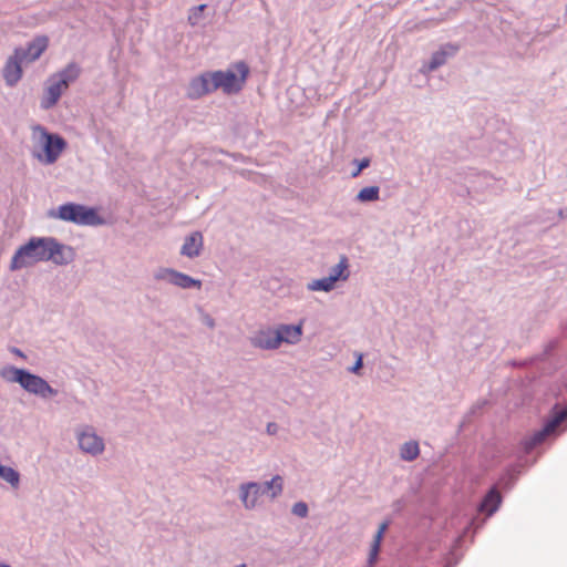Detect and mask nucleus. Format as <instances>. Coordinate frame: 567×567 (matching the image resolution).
<instances>
[{
    "instance_id": "37",
    "label": "nucleus",
    "mask_w": 567,
    "mask_h": 567,
    "mask_svg": "<svg viewBox=\"0 0 567 567\" xmlns=\"http://www.w3.org/2000/svg\"><path fill=\"white\" fill-rule=\"evenodd\" d=\"M395 505H396V512H399V511L401 509V502H400V501H398V502L395 503Z\"/></svg>"
},
{
    "instance_id": "36",
    "label": "nucleus",
    "mask_w": 567,
    "mask_h": 567,
    "mask_svg": "<svg viewBox=\"0 0 567 567\" xmlns=\"http://www.w3.org/2000/svg\"><path fill=\"white\" fill-rule=\"evenodd\" d=\"M558 215L563 219L567 218V207L559 209Z\"/></svg>"
},
{
    "instance_id": "25",
    "label": "nucleus",
    "mask_w": 567,
    "mask_h": 567,
    "mask_svg": "<svg viewBox=\"0 0 567 567\" xmlns=\"http://www.w3.org/2000/svg\"><path fill=\"white\" fill-rule=\"evenodd\" d=\"M333 279H331L329 276L312 280L307 285V289L310 291H326L329 292L334 288Z\"/></svg>"
},
{
    "instance_id": "9",
    "label": "nucleus",
    "mask_w": 567,
    "mask_h": 567,
    "mask_svg": "<svg viewBox=\"0 0 567 567\" xmlns=\"http://www.w3.org/2000/svg\"><path fill=\"white\" fill-rule=\"evenodd\" d=\"M460 51V45L456 43H445L440 49L433 52L431 60L424 63L421 71L423 73H431L442 65H444L449 59L454 58Z\"/></svg>"
},
{
    "instance_id": "7",
    "label": "nucleus",
    "mask_w": 567,
    "mask_h": 567,
    "mask_svg": "<svg viewBox=\"0 0 567 567\" xmlns=\"http://www.w3.org/2000/svg\"><path fill=\"white\" fill-rule=\"evenodd\" d=\"M154 279L157 281H166L182 289H200L202 280L195 279L184 272L173 268H159L154 272Z\"/></svg>"
},
{
    "instance_id": "6",
    "label": "nucleus",
    "mask_w": 567,
    "mask_h": 567,
    "mask_svg": "<svg viewBox=\"0 0 567 567\" xmlns=\"http://www.w3.org/2000/svg\"><path fill=\"white\" fill-rule=\"evenodd\" d=\"M33 135L39 136L43 144L45 164H53L58 161L60 154L66 148V141L59 134L50 133L44 126L37 124L32 127Z\"/></svg>"
},
{
    "instance_id": "13",
    "label": "nucleus",
    "mask_w": 567,
    "mask_h": 567,
    "mask_svg": "<svg viewBox=\"0 0 567 567\" xmlns=\"http://www.w3.org/2000/svg\"><path fill=\"white\" fill-rule=\"evenodd\" d=\"M275 328L259 329L250 337V344L260 350H277L279 349V337L276 336Z\"/></svg>"
},
{
    "instance_id": "2",
    "label": "nucleus",
    "mask_w": 567,
    "mask_h": 567,
    "mask_svg": "<svg viewBox=\"0 0 567 567\" xmlns=\"http://www.w3.org/2000/svg\"><path fill=\"white\" fill-rule=\"evenodd\" d=\"M50 237H33L25 245L21 246L13 255L10 264L11 270H19L30 267L38 261H48L52 257L49 250Z\"/></svg>"
},
{
    "instance_id": "19",
    "label": "nucleus",
    "mask_w": 567,
    "mask_h": 567,
    "mask_svg": "<svg viewBox=\"0 0 567 567\" xmlns=\"http://www.w3.org/2000/svg\"><path fill=\"white\" fill-rule=\"evenodd\" d=\"M204 247V237L200 231H193L185 237L184 244L181 248V255L188 258L198 257Z\"/></svg>"
},
{
    "instance_id": "18",
    "label": "nucleus",
    "mask_w": 567,
    "mask_h": 567,
    "mask_svg": "<svg viewBox=\"0 0 567 567\" xmlns=\"http://www.w3.org/2000/svg\"><path fill=\"white\" fill-rule=\"evenodd\" d=\"M503 496L497 485H493L478 504V512L492 516L501 506Z\"/></svg>"
},
{
    "instance_id": "16",
    "label": "nucleus",
    "mask_w": 567,
    "mask_h": 567,
    "mask_svg": "<svg viewBox=\"0 0 567 567\" xmlns=\"http://www.w3.org/2000/svg\"><path fill=\"white\" fill-rule=\"evenodd\" d=\"M49 250H52V257H48L55 265H68L74 258V252L71 247H68L58 241L54 237H50Z\"/></svg>"
},
{
    "instance_id": "8",
    "label": "nucleus",
    "mask_w": 567,
    "mask_h": 567,
    "mask_svg": "<svg viewBox=\"0 0 567 567\" xmlns=\"http://www.w3.org/2000/svg\"><path fill=\"white\" fill-rule=\"evenodd\" d=\"M20 386L27 392L44 400L54 398L59 393V391L52 388L42 377L31 373L29 370Z\"/></svg>"
},
{
    "instance_id": "27",
    "label": "nucleus",
    "mask_w": 567,
    "mask_h": 567,
    "mask_svg": "<svg viewBox=\"0 0 567 567\" xmlns=\"http://www.w3.org/2000/svg\"><path fill=\"white\" fill-rule=\"evenodd\" d=\"M0 477L14 487L20 483L19 472L9 466L0 465Z\"/></svg>"
},
{
    "instance_id": "29",
    "label": "nucleus",
    "mask_w": 567,
    "mask_h": 567,
    "mask_svg": "<svg viewBox=\"0 0 567 567\" xmlns=\"http://www.w3.org/2000/svg\"><path fill=\"white\" fill-rule=\"evenodd\" d=\"M291 513L297 517L306 518L309 513L307 503L302 501L295 503L291 507Z\"/></svg>"
},
{
    "instance_id": "33",
    "label": "nucleus",
    "mask_w": 567,
    "mask_h": 567,
    "mask_svg": "<svg viewBox=\"0 0 567 567\" xmlns=\"http://www.w3.org/2000/svg\"><path fill=\"white\" fill-rule=\"evenodd\" d=\"M204 323L210 329L215 328V319L209 315L204 316Z\"/></svg>"
},
{
    "instance_id": "23",
    "label": "nucleus",
    "mask_w": 567,
    "mask_h": 567,
    "mask_svg": "<svg viewBox=\"0 0 567 567\" xmlns=\"http://www.w3.org/2000/svg\"><path fill=\"white\" fill-rule=\"evenodd\" d=\"M349 276V259L343 255L341 256L339 264L331 268L329 277L333 279V282L336 284L339 280L346 281Z\"/></svg>"
},
{
    "instance_id": "5",
    "label": "nucleus",
    "mask_w": 567,
    "mask_h": 567,
    "mask_svg": "<svg viewBox=\"0 0 567 567\" xmlns=\"http://www.w3.org/2000/svg\"><path fill=\"white\" fill-rule=\"evenodd\" d=\"M237 71H214L210 80L215 81L213 89H221L226 94L238 93L243 90V86L249 74V68L244 61H239L235 64Z\"/></svg>"
},
{
    "instance_id": "26",
    "label": "nucleus",
    "mask_w": 567,
    "mask_h": 567,
    "mask_svg": "<svg viewBox=\"0 0 567 567\" xmlns=\"http://www.w3.org/2000/svg\"><path fill=\"white\" fill-rule=\"evenodd\" d=\"M379 195L380 188L378 186H369L358 193L357 200L360 203L375 202L380 198Z\"/></svg>"
},
{
    "instance_id": "28",
    "label": "nucleus",
    "mask_w": 567,
    "mask_h": 567,
    "mask_svg": "<svg viewBox=\"0 0 567 567\" xmlns=\"http://www.w3.org/2000/svg\"><path fill=\"white\" fill-rule=\"evenodd\" d=\"M207 8L206 4H199L196 7H192L188 11V23L192 27H196L200 23L204 18V11Z\"/></svg>"
},
{
    "instance_id": "20",
    "label": "nucleus",
    "mask_w": 567,
    "mask_h": 567,
    "mask_svg": "<svg viewBox=\"0 0 567 567\" xmlns=\"http://www.w3.org/2000/svg\"><path fill=\"white\" fill-rule=\"evenodd\" d=\"M81 66L75 62H70L65 68L51 76L55 79L65 90L74 83L81 75Z\"/></svg>"
},
{
    "instance_id": "21",
    "label": "nucleus",
    "mask_w": 567,
    "mask_h": 567,
    "mask_svg": "<svg viewBox=\"0 0 567 567\" xmlns=\"http://www.w3.org/2000/svg\"><path fill=\"white\" fill-rule=\"evenodd\" d=\"M391 525L390 519H385L378 528V532L375 533L373 537V542L371 544L369 557H368V565L369 567H372L379 557L380 550H381V543L383 540L384 534L388 530V528Z\"/></svg>"
},
{
    "instance_id": "31",
    "label": "nucleus",
    "mask_w": 567,
    "mask_h": 567,
    "mask_svg": "<svg viewBox=\"0 0 567 567\" xmlns=\"http://www.w3.org/2000/svg\"><path fill=\"white\" fill-rule=\"evenodd\" d=\"M498 484H502L506 488H509L514 484V478H513V476L509 473H507V474H505L504 476L501 477Z\"/></svg>"
},
{
    "instance_id": "30",
    "label": "nucleus",
    "mask_w": 567,
    "mask_h": 567,
    "mask_svg": "<svg viewBox=\"0 0 567 567\" xmlns=\"http://www.w3.org/2000/svg\"><path fill=\"white\" fill-rule=\"evenodd\" d=\"M353 163L358 165V168L354 172H352L351 176L353 178H357L358 176H360V174L362 173L363 169H365L370 166L371 161L369 157H364L360 161L354 159Z\"/></svg>"
},
{
    "instance_id": "3",
    "label": "nucleus",
    "mask_w": 567,
    "mask_h": 567,
    "mask_svg": "<svg viewBox=\"0 0 567 567\" xmlns=\"http://www.w3.org/2000/svg\"><path fill=\"white\" fill-rule=\"evenodd\" d=\"M282 491L284 478L280 475H275L270 481L264 483L247 482L240 484L239 498L246 509H254L259 496L267 494L271 499H275L282 494Z\"/></svg>"
},
{
    "instance_id": "17",
    "label": "nucleus",
    "mask_w": 567,
    "mask_h": 567,
    "mask_svg": "<svg viewBox=\"0 0 567 567\" xmlns=\"http://www.w3.org/2000/svg\"><path fill=\"white\" fill-rule=\"evenodd\" d=\"M64 91L65 89L55 79L50 76L41 99V109L47 111L55 106Z\"/></svg>"
},
{
    "instance_id": "32",
    "label": "nucleus",
    "mask_w": 567,
    "mask_h": 567,
    "mask_svg": "<svg viewBox=\"0 0 567 567\" xmlns=\"http://www.w3.org/2000/svg\"><path fill=\"white\" fill-rule=\"evenodd\" d=\"M363 368V360H362V355L360 354L358 357V360L355 361V363L349 369L350 372L352 373H355V374H359L360 373V370Z\"/></svg>"
},
{
    "instance_id": "22",
    "label": "nucleus",
    "mask_w": 567,
    "mask_h": 567,
    "mask_svg": "<svg viewBox=\"0 0 567 567\" xmlns=\"http://www.w3.org/2000/svg\"><path fill=\"white\" fill-rule=\"evenodd\" d=\"M28 370L20 369L14 365H6L0 370V377L7 382L21 384Z\"/></svg>"
},
{
    "instance_id": "14",
    "label": "nucleus",
    "mask_w": 567,
    "mask_h": 567,
    "mask_svg": "<svg viewBox=\"0 0 567 567\" xmlns=\"http://www.w3.org/2000/svg\"><path fill=\"white\" fill-rule=\"evenodd\" d=\"M276 336L279 337V347L282 343L297 344L300 342L303 333V320L297 324L280 323L275 327Z\"/></svg>"
},
{
    "instance_id": "34",
    "label": "nucleus",
    "mask_w": 567,
    "mask_h": 567,
    "mask_svg": "<svg viewBox=\"0 0 567 567\" xmlns=\"http://www.w3.org/2000/svg\"><path fill=\"white\" fill-rule=\"evenodd\" d=\"M278 425L274 422H270L267 424V433L270 435H274L277 433Z\"/></svg>"
},
{
    "instance_id": "10",
    "label": "nucleus",
    "mask_w": 567,
    "mask_h": 567,
    "mask_svg": "<svg viewBox=\"0 0 567 567\" xmlns=\"http://www.w3.org/2000/svg\"><path fill=\"white\" fill-rule=\"evenodd\" d=\"M213 72H204L200 75L190 80L187 87V97L190 100H198L212 92H215L216 89H213L214 85Z\"/></svg>"
},
{
    "instance_id": "24",
    "label": "nucleus",
    "mask_w": 567,
    "mask_h": 567,
    "mask_svg": "<svg viewBox=\"0 0 567 567\" xmlns=\"http://www.w3.org/2000/svg\"><path fill=\"white\" fill-rule=\"evenodd\" d=\"M420 455L419 443L415 441H410L404 443L400 449V457L403 461L412 462L416 460Z\"/></svg>"
},
{
    "instance_id": "1",
    "label": "nucleus",
    "mask_w": 567,
    "mask_h": 567,
    "mask_svg": "<svg viewBox=\"0 0 567 567\" xmlns=\"http://www.w3.org/2000/svg\"><path fill=\"white\" fill-rule=\"evenodd\" d=\"M566 421L567 405L560 408L559 404H555L543 427L530 435L524 436L518 443L516 450L518 461H525L526 456L544 444L548 437L559 435V427Z\"/></svg>"
},
{
    "instance_id": "11",
    "label": "nucleus",
    "mask_w": 567,
    "mask_h": 567,
    "mask_svg": "<svg viewBox=\"0 0 567 567\" xmlns=\"http://www.w3.org/2000/svg\"><path fill=\"white\" fill-rule=\"evenodd\" d=\"M78 441L80 449L93 456L102 454L105 447L103 439L90 426L79 433Z\"/></svg>"
},
{
    "instance_id": "15",
    "label": "nucleus",
    "mask_w": 567,
    "mask_h": 567,
    "mask_svg": "<svg viewBox=\"0 0 567 567\" xmlns=\"http://www.w3.org/2000/svg\"><path fill=\"white\" fill-rule=\"evenodd\" d=\"M24 61L17 55L16 52L7 60L2 74L8 86L12 87L21 80L23 73L21 64Z\"/></svg>"
},
{
    "instance_id": "35",
    "label": "nucleus",
    "mask_w": 567,
    "mask_h": 567,
    "mask_svg": "<svg viewBox=\"0 0 567 567\" xmlns=\"http://www.w3.org/2000/svg\"><path fill=\"white\" fill-rule=\"evenodd\" d=\"M10 351L11 353H13L14 355L17 357H20L22 359H25V354L19 349V348H16V347H11L10 348Z\"/></svg>"
},
{
    "instance_id": "4",
    "label": "nucleus",
    "mask_w": 567,
    "mask_h": 567,
    "mask_svg": "<svg viewBox=\"0 0 567 567\" xmlns=\"http://www.w3.org/2000/svg\"><path fill=\"white\" fill-rule=\"evenodd\" d=\"M48 215L78 225L97 226L104 223L96 209L76 203L63 204L56 210L51 209Z\"/></svg>"
},
{
    "instance_id": "38",
    "label": "nucleus",
    "mask_w": 567,
    "mask_h": 567,
    "mask_svg": "<svg viewBox=\"0 0 567 567\" xmlns=\"http://www.w3.org/2000/svg\"><path fill=\"white\" fill-rule=\"evenodd\" d=\"M0 567H11L10 565L6 564V563H1L0 561Z\"/></svg>"
},
{
    "instance_id": "12",
    "label": "nucleus",
    "mask_w": 567,
    "mask_h": 567,
    "mask_svg": "<svg viewBox=\"0 0 567 567\" xmlns=\"http://www.w3.org/2000/svg\"><path fill=\"white\" fill-rule=\"evenodd\" d=\"M49 38L47 35H38L30 41L25 48H17L14 52L24 62H33L38 60L42 53L48 49Z\"/></svg>"
}]
</instances>
